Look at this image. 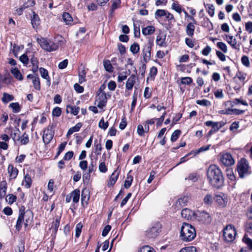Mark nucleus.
<instances>
[{
    "mask_svg": "<svg viewBox=\"0 0 252 252\" xmlns=\"http://www.w3.org/2000/svg\"><path fill=\"white\" fill-rule=\"evenodd\" d=\"M196 235V231L193 226L186 222L183 223L180 230V238L182 241H191L195 238Z\"/></svg>",
    "mask_w": 252,
    "mask_h": 252,
    "instance_id": "obj_2",
    "label": "nucleus"
},
{
    "mask_svg": "<svg viewBox=\"0 0 252 252\" xmlns=\"http://www.w3.org/2000/svg\"><path fill=\"white\" fill-rule=\"evenodd\" d=\"M155 30V27L152 26H149L144 28L142 30V33L145 35H147L153 33Z\"/></svg>",
    "mask_w": 252,
    "mask_h": 252,
    "instance_id": "obj_29",
    "label": "nucleus"
},
{
    "mask_svg": "<svg viewBox=\"0 0 252 252\" xmlns=\"http://www.w3.org/2000/svg\"><path fill=\"white\" fill-rule=\"evenodd\" d=\"M243 241L248 246L250 250H252V240L249 238L246 234L243 238Z\"/></svg>",
    "mask_w": 252,
    "mask_h": 252,
    "instance_id": "obj_41",
    "label": "nucleus"
},
{
    "mask_svg": "<svg viewBox=\"0 0 252 252\" xmlns=\"http://www.w3.org/2000/svg\"><path fill=\"white\" fill-rule=\"evenodd\" d=\"M200 222L205 224H210L212 221V217L206 211H197L195 212V218Z\"/></svg>",
    "mask_w": 252,
    "mask_h": 252,
    "instance_id": "obj_9",
    "label": "nucleus"
},
{
    "mask_svg": "<svg viewBox=\"0 0 252 252\" xmlns=\"http://www.w3.org/2000/svg\"><path fill=\"white\" fill-rule=\"evenodd\" d=\"M82 125L81 123H77L75 126L70 128L68 130V132L66 134L67 137H69L72 134H73L75 132H77L79 131L81 128Z\"/></svg>",
    "mask_w": 252,
    "mask_h": 252,
    "instance_id": "obj_22",
    "label": "nucleus"
},
{
    "mask_svg": "<svg viewBox=\"0 0 252 252\" xmlns=\"http://www.w3.org/2000/svg\"><path fill=\"white\" fill-rule=\"evenodd\" d=\"M14 98L13 95L4 93L1 99L4 103H6L11 100H13Z\"/></svg>",
    "mask_w": 252,
    "mask_h": 252,
    "instance_id": "obj_37",
    "label": "nucleus"
},
{
    "mask_svg": "<svg viewBox=\"0 0 252 252\" xmlns=\"http://www.w3.org/2000/svg\"><path fill=\"white\" fill-rule=\"evenodd\" d=\"M154 45L153 41H149L148 43L145 44L142 49V55L143 61L145 63L150 60L151 57L152 48Z\"/></svg>",
    "mask_w": 252,
    "mask_h": 252,
    "instance_id": "obj_11",
    "label": "nucleus"
},
{
    "mask_svg": "<svg viewBox=\"0 0 252 252\" xmlns=\"http://www.w3.org/2000/svg\"><path fill=\"white\" fill-rule=\"evenodd\" d=\"M236 230L234 225H227L223 229V237L224 240L228 242H232L236 236Z\"/></svg>",
    "mask_w": 252,
    "mask_h": 252,
    "instance_id": "obj_7",
    "label": "nucleus"
},
{
    "mask_svg": "<svg viewBox=\"0 0 252 252\" xmlns=\"http://www.w3.org/2000/svg\"><path fill=\"white\" fill-rule=\"evenodd\" d=\"M181 131L180 130H176L172 134L171 136V141L172 142L176 141L180 136Z\"/></svg>",
    "mask_w": 252,
    "mask_h": 252,
    "instance_id": "obj_42",
    "label": "nucleus"
},
{
    "mask_svg": "<svg viewBox=\"0 0 252 252\" xmlns=\"http://www.w3.org/2000/svg\"><path fill=\"white\" fill-rule=\"evenodd\" d=\"M53 128L54 125L52 124L51 125H49L43 131L42 140L45 145L49 144L54 136V131Z\"/></svg>",
    "mask_w": 252,
    "mask_h": 252,
    "instance_id": "obj_10",
    "label": "nucleus"
},
{
    "mask_svg": "<svg viewBox=\"0 0 252 252\" xmlns=\"http://www.w3.org/2000/svg\"><path fill=\"white\" fill-rule=\"evenodd\" d=\"M196 103L198 105L207 106L211 104L210 102L207 99L197 100Z\"/></svg>",
    "mask_w": 252,
    "mask_h": 252,
    "instance_id": "obj_57",
    "label": "nucleus"
},
{
    "mask_svg": "<svg viewBox=\"0 0 252 252\" xmlns=\"http://www.w3.org/2000/svg\"><path fill=\"white\" fill-rule=\"evenodd\" d=\"M32 83L35 89L38 91L40 90V80L38 76H36V77L32 80Z\"/></svg>",
    "mask_w": 252,
    "mask_h": 252,
    "instance_id": "obj_45",
    "label": "nucleus"
},
{
    "mask_svg": "<svg viewBox=\"0 0 252 252\" xmlns=\"http://www.w3.org/2000/svg\"><path fill=\"white\" fill-rule=\"evenodd\" d=\"M246 30L249 33H252V22H249L245 24Z\"/></svg>",
    "mask_w": 252,
    "mask_h": 252,
    "instance_id": "obj_64",
    "label": "nucleus"
},
{
    "mask_svg": "<svg viewBox=\"0 0 252 252\" xmlns=\"http://www.w3.org/2000/svg\"><path fill=\"white\" fill-rule=\"evenodd\" d=\"M220 164L226 167L231 166L235 163V159L232 155L229 153L220 154Z\"/></svg>",
    "mask_w": 252,
    "mask_h": 252,
    "instance_id": "obj_8",
    "label": "nucleus"
},
{
    "mask_svg": "<svg viewBox=\"0 0 252 252\" xmlns=\"http://www.w3.org/2000/svg\"><path fill=\"white\" fill-rule=\"evenodd\" d=\"M80 110L79 107L74 106L71 105H68L66 107V112L70 113L74 115H77Z\"/></svg>",
    "mask_w": 252,
    "mask_h": 252,
    "instance_id": "obj_20",
    "label": "nucleus"
},
{
    "mask_svg": "<svg viewBox=\"0 0 252 252\" xmlns=\"http://www.w3.org/2000/svg\"><path fill=\"white\" fill-rule=\"evenodd\" d=\"M86 71L84 67L80 69L78 71L79 83L82 84L86 81Z\"/></svg>",
    "mask_w": 252,
    "mask_h": 252,
    "instance_id": "obj_21",
    "label": "nucleus"
},
{
    "mask_svg": "<svg viewBox=\"0 0 252 252\" xmlns=\"http://www.w3.org/2000/svg\"><path fill=\"white\" fill-rule=\"evenodd\" d=\"M239 127V123L238 122H234L230 126V130L234 132Z\"/></svg>",
    "mask_w": 252,
    "mask_h": 252,
    "instance_id": "obj_59",
    "label": "nucleus"
},
{
    "mask_svg": "<svg viewBox=\"0 0 252 252\" xmlns=\"http://www.w3.org/2000/svg\"><path fill=\"white\" fill-rule=\"evenodd\" d=\"M216 202L221 207H224L226 206L228 198L226 195L223 193L221 194L216 195L215 198Z\"/></svg>",
    "mask_w": 252,
    "mask_h": 252,
    "instance_id": "obj_12",
    "label": "nucleus"
},
{
    "mask_svg": "<svg viewBox=\"0 0 252 252\" xmlns=\"http://www.w3.org/2000/svg\"><path fill=\"white\" fill-rule=\"evenodd\" d=\"M138 252H156V251L150 246L145 245L140 248Z\"/></svg>",
    "mask_w": 252,
    "mask_h": 252,
    "instance_id": "obj_39",
    "label": "nucleus"
},
{
    "mask_svg": "<svg viewBox=\"0 0 252 252\" xmlns=\"http://www.w3.org/2000/svg\"><path fill=\"white\" fill-rule=\"evenodd\" d=\"M130 171L127 174V178L125 181L124 187L126 189H128L131 186L133 181V177L129 174Z\"/></svg>",
    "mask_w": 252,
    "mask_h": 252,
    "instance_id": "obj_35",
    "label": "nucleus"
},
{
    "mask_svg": "<svg viewBox=\"0 0 252 252\" xmlns=\"http://www.w3.org/2000/svg\"><path fill=\"white\" fill-rule=\"evenodd\" d=\"M33 15L31 18V24L33 29H37L40 23V20L38 15L35 13V12H33Z\"/></svg>",
    "mask_w": 252,
    "mask_h": 252,
    "instance_id": "obj_16",
    "label": "nucleus"
},
{
    "mask_svg": "<svg viewBox=\"0 0 252 252\" xmlns=\"http://www.w3.org/2000/svg\"><path fill=\"white\" fill-rule=\"evenodd\" d=\"M32 184V180L31 176L27 174L24 176V180L23 181V184L24 185L25 187L27 189L30 188Z\"/></svg>",
    "mask_w": 252,
    "mask_h": 252,
    "instance_id": "obj_28",
    "label": "nucleus"
},
{
    "mask_svg": "<svg viewBox=\"0 0 252 252\" xmlns=\"http://www.w3.org/2000/svg\"><path fill=\"white\" fill-rule=\"evenodd\" d=\"M17 197L13 194H8L6 197V201L9 204H12L16 200Z\"/></svg>",
    "mask_w": 252,
    "mask_h": 252,
    "instance_id": "obj_46",
    "label": "nucleus"
},
{
    "mask_svg": "<svg viewBox=\"0 0 252 252\" xmlns=\"http://www.w3.org/2000/svg\"><path fill=\"white\" fill-rule=\"evenodd\" d=\"M188 201V197L184 196L178 199L177 204H178L181 207H183L187 204Z\"/></svg>",
    "mask_w": 252,
    "mask_h": 252,
    "instance_id": "obj_40",
    "label": "nucleus"
},
{
    "mask_svg": "<svg viewBox=\"0 0 252 252\" xmlns=\"http://www.w3.org/2000/svg\"><path fill=\"white\" fill-rule=\"evenodd\" d=\"M96 160H95V161H94L93 160V159L92 158L90 164V165L89 166V168H88V171L89 172V173H92L96 170Z\"/></svg>",
    "mask_w": 252,
    "mask_h": 252,
    "instance_id": "obj_48",
    "label": "nucleus"
},
{
    "mask_svg": "<svg viewBox=\"0 0 252 252\" xmlns=\"http://www.w3.org/2000/svg\"><path fill=\"white\" fill-rule=\"evenodd\" d=\"M32 216V214L31 212L27 211L24 212V210L22 211V209H20V213L15 226L16 229L19 231L22 227L23 222L25 226L27 227L29 225V222L32 221V219H30V217Z\"/></svg>",
    "mask_w": 252,
    "mask_h": 252,
    "instance_id": "obj_3",
    "label": "nucleus"
},
{
    "mask_svg": "<svg viewBox=\"0 0 252 252\" xmlns=\"http://www.w3.org/2000/svg\"><path fill=\"white\" fill-rule=\"evenodd\" d=\"M135 80L136 76L134 74H131L126 82V88L127 90H131L132 89L135 83Z\"/></svg>",
    "mask_w": 252,
    "mask_h": 252,
    "instance_id": "obj_17",
    "label": "nucleus"
},
{
    "mask_svg": "<svg viewBox=\"0 0 252 252\" xmlns=\"http://www.w3.org/2000/svg\"><path fill=\"white\" fill-rule=\"evenodd\" d=\"M172 8L178 12L179 14H181L183 9H182L181 6L177 3H173L172 4Z\"/></svg>",
    "mask_w": 252,
    "mask_h": 252,
    "instance_id": "obj_54",
    "label": "nucleus"
},
{
    "mask_svg": "<svg viewBox=\"0 0 252 252\" xmlns=\"http://www.w3.org/2000/svg\"><path fill=\"white\" fill-rule=\"evenodd\" d=\"M7 189V183L5 181H2L0 183V195L3 197L5 196Z\"/></svg>",
    "mask_w": 252,
    "mask_h": 252,
    "instance_id": "obj_27",
    "label": "nucleus"
},
{
    "mask_svg": "<svg viewBox=\"0 0 252 252\" xmlns=\"http://www.w3.org/2000/svg\"><path fill=\"white\" fill-rule=\"evenodd\" d=\"M180 252H197L196 248L193 246L182 248Z\"/></svg>",
    "mask_w": 252,
    "mask_h": 252,
    "instance_id": "obj_51",
    "label": "nucleus"
},
{
    "mask_svg": "<svg viewBox=\"0 0 252 252\" xmlns=\"http://www.w3.org/2000/svg\"><path fill=\"white\" fill-rule=\"evenodd\" d=\"M217 47L220 48L223 53H226L227 52V47L226 45L222 42H218L217 43Z\"/></svg>",
    "mask_w": 252,
    "mask_h": 252,
    "instance_id": "obj_50",
    "label": "nucleus"
},
{
    "mask_svg": "<svg viewBox=\"0 0 252 252\" xmlns=\"http://www.w3.org/2000/svg\"><path fill=\"white\" fill-rule=\"evenodd\" d=\"M91 173H89V171L86 172L83 174V180L84 183L88 184L90 178H91Z\"/></svg>",
    "mask_w": 252,
    "mask_h": 252,
    "instance_id": "obj_55",
    "label": "nucleus"
},
{
    "mask_svg": "<svg viewBox=\"0 0 252 252\" xmlns=\"http://www.w3.org/2000/svg\"><path fill=\"white\" fill-rule=\"evenodd\" d=\"M74 153L73 151H68L66 153L63 157V160H69L73 157Z\"/></svg>",
    "mask_w": 252,
    "mask_h": 252,
    "instance_id": "obj_62",
    "label": "nucleus"
},
{
    "mask_svg": "<svg viewBox=\"0 0 252 252\" xmlns=\"http://www.w3.org/2000/svg\"><path fill=\"white\" fill-rule=\"evenodd\" d=\"M242 63L246 67H249L250 65V62L249 58L247 56H243L241 58Z\"/></svg>",
    "mask_w": 252,
    "mask_h": 252,
    "instance_id": "obj_52",
    "label": "nucleus"
},
{
    "mask_svg": "<svg viewBox=\"0 0 252 252\" xmlns=\"http://www.w3.org/2000/svg\"><path fill=\"white\" fill-rule=\"evenodd\" d=\"M222 126L221 123L220 122H215L212 126V128L216 132L218 131L220 128Z\"/></svg>",
    "mask_w": 252,
    "mask_h": 252,
    "instance_id": "obj_63",
    "label": "nucleus"
},
{
    "mask_svg": "<svg viewBox=\"0 0 252 252\" xmlns=\"http://www.w3.org/2000/svg\"><path fill=\"white\" fill-rule=\"evenodd\" d=\"M20 130L18 128H15L11 130L10 136L14 141L20 140Z\"/></svg>",
    "mask_w": 252,
    "mask_h": 252,
    "instance_id": "obj_23",
    "label": "nucleus"
},
{
    "mask_svg": "<svg viewBox=\"0 0 252 252\" xmlns=\"http://www.w3.org/2000/svg\"><path fill=\"white\" fill-rule=\"evenodd\" d=\"M10 107L12 109L13 112L14 113H18L21 110V107L18 102L11 103Z\"/></svg>",
    "mask_w": 252,
    "mask_h": 252,
    "instance_id": "obj_43",
    "label": "nucleus"
},
{
    "mask_svg": "<svg viewBox=\"0 0 252 252\" xmlns=\"http://www.w3.org/2000/svg\"><path fill=\"white\" fill-rule=\"evenodd\" d=\"M39 71L41 77L46 80L47 85L49 86L51 85V81L48 71L43 67H40Z\"/></svg>",
    "mask_w": 252,
    "mask_h": 252,
    "instance_id": "obj_18",
    "label": "nucleus"
},
{
    "mask_svg": "<svg viewBox=\"0 0 252 252\" xmlns=\"http://www.w3.org/2000/svg\"><path fill=\"white\" fill-rule=\"evenodd\" d=\"M109 126L108 123L107 122H104L103 119H101L99 123V127L101 129L105 130L107 129Z\"/></svg>",
    "mask_w": 252,
    "mask_h": 252,
    "instance_id": "obj_56",
    "label": "nucleus"
},
{
    "mask_svg": "<svg viewBox=\"0 0 252 252\" xmlns=\"http://www.w3.org/2000/svg\"><path fill=\"white\" fill-rule=\"evenodd\" d=\"M166 10L164 9H158L155 12V18L156 19L163 17L166 15Z\"/></svg>",
    "mask_w": 252,
    "mask_h": 252,
    "instance_id": "obj_49",
    "label": "nucleus"
},
{
    "mask_svg": "<svg viewBox=\"0 0 252 252\" xmlns=\"http://www.w3.org/2000/svg\"><path fill=\"white\" fill-rule=\"evenodd\" d=\"M120 173V170H119L118 168H117L111 174L109 180L108 182L107 186L109 187H111L113 186V185L116 183V181L118 180V177L119 176Z\"/></svg>",
    "mask_w": 252,
    "mask_h": 252,
    "instance_id": "obj_13",
    "label": "nucleus"
},
{
    "mask_svg": "<svg viewBox=\"0 0 252 252\" xmlns=\"http://www.w3.org/2000/svg\"><path fill=\"white\" fill-rule=\"evenodd\" d=\"M11 72L15 78L20 81L23 80V76L18 68H13L11 69Z\"/></svg>",
    "mask_w": 252,
    "mask_h": 252,
    "instance_id": "obj_31",
    "label": "nucleus"
},
{
    "mask_svg": "<svg viewBox=\"0 0 252 252\" xmlns=\"http://www.w3.org/2000/svg\"><path fill=\"white\" fill-rule=\"evenodd\" d=\"M227 41L233 49L240 51V43H237V40L235 38H234L232 40H227Z\"/></svg>",
    "mask_w": 252,
    "mask_h": 252,
    "instance_id": "obj_33",
    "label": "nucleus"
},
{
    "mask_svg": "<svg viewBox=\"0 0 252 252\" xmlns=\"http://www.w3.org/2000/svg\"><path fill=\"white\" fill-rule=\"evenodd\" d=\"M161 225L159 222H156L145 231V236L148 239H155L161 231Z\"/></svg>",
    "mask_w": 252,
    "mask_h": 252,
    "instance_id": "obj_5",
    "label": "nucleus"
},
{
    "mask_svg": "<svg viewBox=\"0 0 252 252\" xmlns=\"http://www.w3.org/2000/svg\"><path fill=\"white\" fill-rule=\"evenodd\" d=\"M166 35L163 33H160L157 36L156 43L160 47H166L167 44L165 42Z\"/></svg>",
    "mask_w": 252,
    "mask_h": 252,
    "instance_id": "obj_15",
    "label": "nucleus"
},
{
    "mask_svg": "<svg viewBox=\"0 0 252 252\" xmlns=\"http://www.w3.org/2000/svg\"><path fill=\"white\" fill-rule=\"evenodd\" d=\"M195 30V26L191 23H189L187 24L186 27V33L187 34L192 37L194 34V32Z\"/></svg>",
    "mask_w": 252,
    "mask_h": 252,
    "instance_id": "obj_24",
    "label": "nucleus"
},
{
    "mask_svg": "<svg viewBox=\"0 0 252 252\" xmlns=\"http://www.w3.org/2000/svg\"><path fill=\"white\" fill-rule=\"evenodd\" d=\"M90 198L89 190L84 189L82 190L81 192V201L83 203V201H87Z\"/></svg>",
    "mask_w": 252,
    "mask_h": 252,
    "instance_id": "obj_32",
    "label": "nucleus"
},
{
    "mask_svg": "<svg viewBox=\"0 0 252 252\" xmlns=\"http://www.w3.org/2000/svg\"><path fill=\"white\" fill-rule=\"evenodd\" d=\"M181 216L182 218L186 220H192L195 218V212H194L189 209L185 208L182 210Z\"/></svg>",
    "mask_w": 252,
    "mask_h": 252,
    "instance_id": "obj_14",
    "label": "nucleus"
},
{
    "mask_svg": "<svg viewBox=\"0 0 252 252\" xmlns=\"http://www.w3.org/2000/svg\"><path fill=\"white\" fill-rule=\"evenodd\" d=\"M61 216H57L55 218V221H54L51 226V228L54 229L55 232L56 233L60 224Z\"/></svg>",
    "mask_w": 252,
    "mask_h": 252,
    "instance_id": "obj_26",
    "label": "nucleus"
},
{
    "mask_svg": "<svg viewBox=\"0 0 252 252\" xmlns=\"http://www.w3.org/2000/svg\"><path fill=\"white\" fill-rule=\"evenodd\" d=\"M209 184L214 188L219 189L224 184V177L220 169L215 164L210 165L207 171Z\"/></svg>",
    "mask_w": 252,
    "mask_h": 252,
    "instance_id": "obj_1",
    "label": "nucleus"
},
{
    "mask_svg": "<svg viewBox=\"0 0 252 252\" xmlns=\"http://www.w3.org/2000/svg\"><path fill=\"white\" fill-rule=\"evenodd\" d=\"M62 18L66 25H71L73 21V18L68 12H64L62 15Z\"/></svg>",
    "mask_w": 252,
    "mask_h": 252,
    "instance_id": "obj_25",
    "label": "nucleus"
},
{
    "mask_svg": "<svg viewBox=\"0 0 252 252\" xmlns=\"http://www.w3.org/2000/svg\"><path fill=\"white\" fill-rule=\"evenodd\" d=\"M83 225L81 222L77 224L75 228V237L78 238L81 234Z\"/></svg>",
    "mask_w": 252,
    "mask_h": 252,
    "instance_id": "obj_47",
    "label": "nucleus"
},
{
    "mask_svg": "<svg viewBox=\"0 0 252 252\" xmlns=\"http://www.w3.org/2000/svg\"><path fill=\"white\" fill-rule=\"evenodd\" d=\"M20 61L24 64L27 65L29 63V58L25 54H23L19 58Z\"/></svg>",
    "mask_w": 252,
    "mask_h": 252,
    "instance_id": "obj_60",
    "label": "nucleus"
},
{
    "mask_svg": "<svg viewBox=\"0 0 252 252\" xmlns=\"http://www.w3.org/2000/svg\"><path fill=\"white\" fill-rule=\"evenodd\" d=\"M8 171L10 174V177L12 179H15L18 175V170L12 165H9L8 167Z\"/></svg>",
    "mask_w": 252,
    "mask_h": 252,
    "instance_id": "obj_19",
    "label": "nucleus"
},
{
    "mask_svg": "<svg viewBox=\"0 0 252 252\" xmlns=\"http://www.w3.org/2000/svg\"><path fill=\"white\" fill-rule=\"evenodd\" d=\"M237 170L240 178H243L251 174L248 161L246 158H241L237 163Z\"/></svg>",
    "mask_w": 252,
    "mask_h": 252,
    "instance_id": "obj_4",
    "label": "nucleus"
},
{
    "mask_svg": "<svg viewBox=\"0 0 252 252\" xmlns=\"http://www.w3.org/2000/svg\"><path fill=\"white\" fill-rule=\"evenodd\" d=\"M61 109L59 107L54 108L52 111V115L55 117H59L61 114Z\"/></svg>",
    "mask_w": 252,
    "mask_h": 252,
    "instance_id": "obj_58",
    "label": "nucleus"
},
{
    "mask_svg": "<svg viewBox=\"0 0 252 252\" xmlns=\"http://www.w3.org/2000/svg\"><path fill=\"white\" fill-rule=\"evenodd\" d=\"M140 47L138 43H134L130 47V51L133 54H136L139 52Z\"/></svg>",
    "mask_w": 252,
    "mask_h": 252,
    "instance_id": "obj_38",
    "label": "nucleus"
},
{
    "mask_svg": "<svg viewBox=\"0 0 252 252\" xmlns=\"http://www.w3.org/2000/svg\"><path fill=\"white\" fill-rule=\"evenodd\" d=\"M207 12L211 17H213L215 14V6L213 4H207L205 5Z\"/></svg>",
    "mask_w": 252,
    "mask_h": 252,
    "instance_id": "obj_34",
    "label": "nucleus"
},
{
    "mask_svg": "<svg viewBox=\"0 0 252 252\" xmlns=\"http://www.w3.org/2000/svg\"><path fill=\"white\" fill-rule=\"evenodd\" d=\"M37 42L43 49L48 52L55 51L58 48V45L57 44L46 38L38 39Z\"/></svg>",
    "mask_w": 252,
    "mask_h": 252,
    "instance_id": "obj_6",
    "label": "nucleus"
},
{
    "mask_svg": "<svg viewBox=\"0 0 252 252\" xmlns=\"http://www.w3.org/2000/svg\"><path fill=\"white\" fill-rule=\"evenodd\" d=\"M98 169L100 172L106 173L108 168L104 162H101L98 166Z\"/></svg>",
    "mask_w": 252,
    "mask_h": 252,
    "instance_id": "obj_53",
    "label": "nucleus"
},
{
    "mask_svg": "<svg viewBox=\"0 0 252 252\" xmlns=\"http://www.w3.org/2000/svg\"><path fill=\"white\" fill-rule=\"evenodd\" d=\"M192 80L189 77H183L181 79V83L185 85H189L192 83Z\"/></svg>",
    "mask_w": 252,
    "mask_h": 252,
    "instance_id": "obj_61",
    "label": "nucleus"
},
{
    "mask_svg": "<svg viewBox=\"0 0 252 252\" xmlns=\"http://www.w3.org/2000/svg\"><path fill=\"white\" fill-rule=\"evenodd\" d=\"M103 65L105 69L108 72L113 71V67L112 66L109 60H104L103 61Z\"/></svg>",
    "mask_w": 252,
    "mask_h": 252,
    "instance_id": "obj_36",
    "label": "nucleus"
},
{
    "mask_svg": "<svg viewBox=\"0 0 252 252\" xmlns=\"http://www.w3.org/2000/svg\"><path fill=\"white\" fill-rule=\"evenodd\" d=\"M80 190L78 189L74 190L71 193V195L72 196L73 202L75 203H77L80 198Z\"/></svg>",
    "mask_w": 252,
    "mask_h": 252,
    "instance_id": "obj_30",
    "label": "nucleus"
},
{
    "mask_svg": "<svg viewBox=\"0 0 252 252\" xmlns=\"http://www.w3.org/2000/svg\"><path fill=\"white\" fill-rule=\"evenodd\" d=\"M213 201V197L211 194H206L203 199L204 203L207 205H211Z\"/></svg>",
    "mask_w": 252,
    "mask_h": 252,
    "instance_id": "obj_44",
    "label": "nucleus"
}]
</instances>
